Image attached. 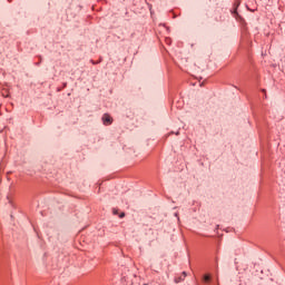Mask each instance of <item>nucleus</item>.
<instances>
[{
  "instance_id": "obj_9",
  "label": "nucleus",
  "mask_w": 285,
  "mask_h": 285,
  "mask_svg": "<svg viewBox=\"0 0 285 285\" xmlns=\"http://www.w3.org/2000/svg\"><path fill=\"white\" fill-rule=\"evenodd\" d=\"M235 6H236V8H238V6H239V1H236V2H235Z\"/></svg>"
},
{
  "instance_id": "obj_10",
  "label": "nucleus",
  "mask_w": 285,
  "mask_h": 285,
  "mask_svg": "<svg viewBox=\"0 0 285 285\" xmlns=\"http://www.w3.org/2000/svg\"><path fill=\"white\" fill-rule=\"evenodd\" d=\"M36 66H41V62H36Z\"/></svg>"
},
{
  "instance_id": "obj_5",
  "label": "nucleus",
  "mask_w": 285,
  "mask_h": 285,
  "mask_svg": "<svg viewBox=\"0 0 285 285\" xmlns=\"http://www.w3.org/2000/svg\"><path fill=\"white\" fill-rule=\"evenodd\" d=\"M2 97H10V95L8 94V91L6 92L2 91Z\"/></svg>"
},
{
  "instance_id": "obj_11",
  "label": "nucleus",
  "mask_w": 285,
  "mask_h": 285,
  "mask_svg": "<svg viewBox=\"0 0 285 285\" xmlns=\"http://www.w3.org/2000/svg\"><path fill=\"white\" fill-rule=\"evenodd\" d=\"M176 217H178V214H175Z\"/></svg>"
},
{
  "instance_id": "obj_8",
  "label": "nucleus",
  "mask_w": 285,
  "mask_h": 285,
  "mask_svg": "<svg viewBox=\"0 0 285 285\" xmlns=\"http://www.w3.org/2000/svg\"><path fill=\"white\" fill-rule=\"evenodd\" d=\"M38 62H40L41 63V61H42V58H41V56H38Z\"/></svg>"
},
{
  "instance_id": "obj_7",
  "label": "nucleus",
  "mask_w": 285,
  "mask_h": 285,
  "mask_svg": "<svg viewBox=\"0 0 285 285\" xmlns=\"http://www.w3.org/2000/svg\"><path fill=\"white\" fill-rule=\"evenodd\" d=\"M112 213H114V215H118L117 208H114V209H112Z\"/></svg>"
},
{
  "instance_id": "obj_2",
  "label": "nucleus",
  "mask_w": 285,
  "mask_h": 285,
  "mask_svg": "<svg viewBox=\"0 0 285 285\" xmlns=\"http://www.w3.org/2000/svg\"><path fill=\"white\" fill-rule=\"evenodd\" d=\"M184 279H186V272H184L181 276L176 277L175 282L176 284H179V282H184Z\"/></svg>"
},
{
  "instance_id": "obj_1",
  "label": "nucleus",
  "mask_w": 285,
  "mask_h": 285,
  "mask_svg": "<svg viewBox=\"0 0 285 285\" xmlns=\"http://www.w3.org/2000/svg\"><path fill=\"white\" fill-rule=\"evenodd\" d=\"M102 124L104 126H110L112 124V117L108 114L102 115Z\"/></svg>"
},
{
  "instance_id": "obj_4",
  "label": "nucleus",
  "mask_w": 285,
  "mask_h": 285,
  "mask_svg": "<svg viewBox=\"0 0 285 285\" xmlns=\"http://www.w3.org/2000/svg\"><path fill=\"white\" fill-rule=\"evenodd\" d=\"M90 63H92V66H97L98 63H101V59H100V60H98V61L90 60Z\"/></svg>"
},
{
  "instance_id": "obj_3",
  "label": "nucleus",
  "mask_w": 285,
  "mask_h": 285,
  "mask_svg": "<svg viewBox=\"0 0 285 285\" xmlns=\"http://www.w3.org/2000/svg\"><path fill=\"white\" fill-rule=\"evenodd\" d=\"M203 281L205 282V284L210 283V275L209 274H205L203 277Z\"/></svg>"
},
{
  "instance_id": "obj_12",
  "label": "nucleus",
  "mask_w": 285,
  "mask_h": 285,
  "mask_svg": "<svg viewBox=\"0 0 285 285\" xmlns=\"http://www.w3.org/2000/svg\"><path fill=\"white\" fill-rule=\"evenodd\" d=\"M144 285H148V284H144Z\"/></svg>"
},
{
  "instance_id": "obj_6",
  "label": "nucleus",
  "mask_w": 285,
  "mask_h": 285,
  "mask_svg": "<svg viewBox=\"0 0 285 285\" xmlns=\"http://www.w3.org/2000/svg\"><path fill=\"white\" fill-rule=\"evenodd\" d=\"M119 217H120V219H124V217H126V214H125V213H121V214L119 215Z\"/></svg>"
}]
</instances>
